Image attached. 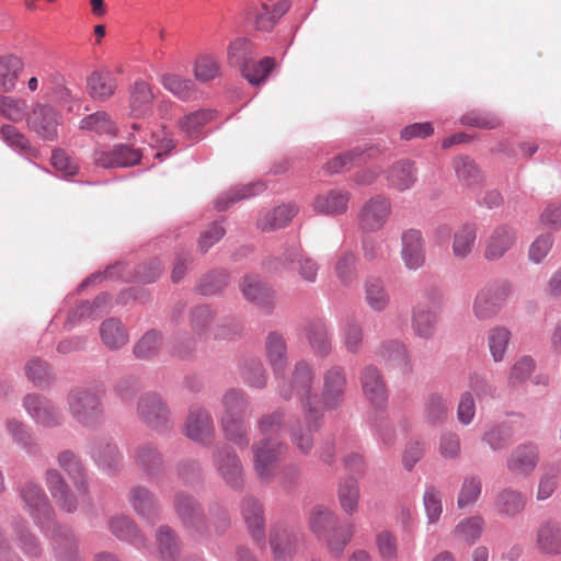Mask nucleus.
<instances>
[{"instance_id":"56","label":"nucleus","mask_w":561,"mask_h":561,"mask_svg":"<svg viewBox=\"0 0 561 561\" xmlns=\"http://www.w3.org/2000/svg\"><path fill=\"white\" fill-rule=\"evenodd\" d=\"M161 347V333L156 330H149L134 345L133 352L138 359L148 360L158 356Z\"/></svg>"},{"instance_id":"51","label":"nucleus","mask_w":561,"mask_h":561,"mask_svg":"<svg viewBox=\"0 0 561 561\" xmlns=\"http://www.w3.org/2000/svg\"><path fill=\"white\" fill-rule=\"evenodd\" d=\"M306 334L313 352L321 357H325L331 352V342L329 330L324 322L311 321L306 325Z\"/></svg>"},{"instance_id":"35","label":"nucleus","mask_w":561,"mask_h":561,"mask_svg":"<svg viewBox=\"0 0 561 561\" xmlns=\"http://www.w3.org/2000/svg\"><path fill=\"white\" fill-rule=\"evenodd\" d=\"M437 324L436 312L425 305L417 302L412 310L411 328L421 339L430 340L434 336Z\"/></svg>"},{"instance_id":"63","label":"nucleus","mask_w":561,"mask_h":561,"mask_svg":"<svg viewBox=\"0 0 561 561\" xmlns=\"http://www.w3.org/2000/svg\"><path fill=\"white\" fill-rule=\"evenodd\" d=\"M0 137L14 151L27 153L32 150L28 138L13 125H2L0 128Z\"/></svg>"},{"instance_id":"10","label":"nucleus","mask_w":561,"mask_h":561,"mask_svg":"<svg viewBox=\"0 0 561 561\" xmlns=\"http://www.w3.org/2000/svg\"><path fill=\"white\" fill-rule=\"evenodd\" d=\"M347 391V374L343 366L332 365L323 371L321 387V410L322 412L340 409Z\"/></svg>"},{"instance_id":"53","label":"nucleus","mask_w":561,"mask_h":561,"mask_svg":"<svg viewBox=\"0 0 561 561\" xmlns=\"http://www.w3.org/2000/svg\"><path fill=\"white\" fill-rule=\"evenodd\" d=\"M296 213L297 208L294 205H279L265 213L257 226L263 231L280 229L294 218Z\"/></svg>"},{"instance_id":"49","label":"nucleus","mask_w":561,"mask_h":561,"mask_svg":"<svg viewBox=\"0 0 561 561\" xmlns=\"http://www.w3.org/2000/svg\"><path fill=\"white\" fill-rule=\"evenodd\" d=\"M24 70V61L15 55L0 57V90L5 92L15 88L16 81Z\"/></svg>"},{"instance_id":"41","label":"nucleus","mask_w":561,"mask_h":561,"mask_svg":"<svg viewBox=\"0 0 561 561\" xmlns=\"http://www.w3.org/2000/svg\"><path fill=\"white\" fill-rule=\"evenodd\" d=\"M265 348L270 365L278 379V376L283 375L287 364V346L285 340L277 332H270Z\"/></svg>"},{"instance_id":"32","label":"nucleus","mask_w":561,"mask_h":561,"mask_svg":"<svg viewBox=\"0 0 561 561\" xmlns=\"http://www.w3.org/2000/svg\"><path fill=\"white\" fill-rule=\"evenodd\" d=\"M299 538V533L288 526H274L270 534V543L274 557L277 560H286L291 557L297 549Z\"/></svg>"},{"instance_id":"38","label":"nucleus","mask_w":561,"mask_h":561,"mask_svg":"<svg viewBox=\"0 0 561 561\" xmlns=\"http://www.w3.org/2000/svg\"><path fill=\"white\" fill-rule=\"evenodd\" d=\"M174 510L185 527H197L204 520L201 505L185 493H178L174 497Z\"/></svg>"},{"instance_id":"31","label":"nucleus","mask_w":561,"mask_h":561,"mask_svg":"<svg viewBox=\"0 0 561 561\" xmlns=\"http://www.w3.org/2000/svg\"><path fill=\"white\" fill-rule=\"evenodd\" d=\"M241 514L251 537L262 542L265 539V519L262 503L253 497L245 496L241 502Z\"/></svg>"},{"instance_id":"25","label":"nucleus","mask_w":561,"mask_h":561,"mask_svg":"<svg viewBox=\"0 0 561 561\" xmlns=\"http://www.w3.org/2000/svg\"><path fill=\"white\" fill-rule=\"evenodd\" d=\"M128 502L135 513L150 522L159 519L161 507L154 493L144 485H134L128 492Z\"/></svg>"},{"instance_id":"27","label":"nucleus","mask_w":561,"mask_h":561,"mask_svg":"<svg viewBox=\"0 0 561 561\" xmlns=\"http://www.w3.org/2000/svg\"><path fill=\"white\" fill-rule=\"evenodd\" d=\"M112 534L119 540L127 541L138 550L148 548V539L136 523L126 515H115L108 519Z\"/></svg>"},{"instance_id":"20","label":"nucleus","mask_w":561,"mask_h":561,"mask_svg":"<svg viewBox=\"0 0 561 561\" xmlns=\"http://www.w3.org/2000/svg\"><path fill=\"white\" fill-rule=\"evenodd\" d=\"M540 451L537 444L527 442L517 445L506 459L507 470L515 477L527 478L537 468Z\"/></svg>"},{"instance_id":"58","label":"nucleus","mask_w":561,"mask_h":561,"mask_svg":"<svg viewBox=\"0 0 561 561\" xmlns=\"http://www.w3.org/2000/svg\"><path fill=\"white\" fill-rule=\"evenodd\" d=\"M511 340V331L502 325L492 328L488 333V344L495 363L504 359Z\"/></svg>"},{"instance_id":"23","label":"nucleus","mask_w":561,"mask_h":561,"mask_svg":"<svg viewBox=\"0 0 561 561\" xmlns=\"http://www.w3.org/2000/svg\"><path fill=\"white\" fill-rule=\"evenodd\" d=\"M140 158V152L127 145H116L107 150L99 149L93 153L95 165L104 169L133 167Z\"/></svg>"},{"instance_id":"12","label":"nucleus","mask_w":561,"mask_h":561,"mask_svg":"<svg viewBox=\"0 0 561 561\" xmlns=\"http://www.w3.org/2000/svg\"><path fill=\"white\" fill-rule=\"evenodd\" d=\"M392 215V202L383 194L369 197L357 215L358 227L364 232L381 230Z\"/></svg>"},{"instance_id":"61","label":"nucleus","mask_w":561,"mask_h":561,"mask_svg":"<svg viewBox=\"0 0 561 561\" xmlns=\"http://www.w3.org/2000/svg\"><path fill=\"white\" fill-rule=\"evenodd\" d=\"M535 369L536 363L533 357L524 355L517 358L508 371L507 383L511 387L523 385L530 378Z\"/></svg>"},{"instance_id":"17","label":"nucleus","mask_w":561,"mask_h":561,"mask_svg":"<svg viewBox=\"0 0 561 561\" xmlns=\"http://www.w3.org/2000/svg\"><path fill=\"white\" fill-rule=\"evenodd\" d=\"M184 433L196 443L210 444L215 436V425L210 412L203 405L193 404L188 411Z\"/></svg>"},{"instance_id":"15","label":"nucleus","mask_w":561,"mask_h":561,"mask_svg":"<svg viewBox=\"0 0 561 561\" xmlns=\"http://www.w3.org/2000/svg\"><path fill=\"white\" fill-rule=\"evenodd\" d=\"M517 242V230L507 224L496 225L484 240L483 257L488 262H497L511 251Z\"/></svg>"},{"instance_id":"3","label":"nucleus","mask_w":561,"mask_h":561,"mask_svg":"<svg viewBox=\"0 0 561 561\" xmlns=\"http://www.w3.org/2000/svg\"><path fill=\"white\" fill-rule=\"evenodd\" d=\"M248 408L249 400L241 389H228L220 399L219 422L221 431L225 438L239 448H247L250 444L245 423Z\"/></svg>"},{"instance_id":"4","label":"nucleus","mask_w":561,"mask_h":561,"mask_svg":"<svg viewBox=\"0 0 561 561\" xmlns=\"http://www.w3.org/2000/svg\"><path fill=\"white\" fill-rule=\"evenodd\" d=\"M104 391L91 387H75L67 394L70 415L81 426L93 428L104 420Z\"/></svg>"},{"instance_id":"7","label":"nucleus","mask_w":561,"mask_h":561,"mask_svg":"<svg viewBox=\"0 0 561 561\" xmlns=\"http://www.w3.org/2000/svg\"><path fill=\"white\" fill-rule=\"evenodd\" d=\"M512 293L513 285L507 280L486 284L477 293L473 299V316L480 321L496 317Z\"/></svg>"},{"instance_id":"47","label":"nucleus","mask_w":561,"mask_h":561,"mask_svg":"<svg viewBox=\"0 0 561 561\" xmlns=\"http://www.w3.org/2000/svg\"><path fill=\"white\" fill-rule=\"evenodd\" d=\"M265 190L262 182H254L249 184L232 187L230 191L219 195L215 201L217 210H226L233 203L257 195Z\"/></svg>"},{"instance_id":"11","label":"nucleus","mask_w":561,"mask_h":561,"mask_svg":"<svg viewBox=\"0 0 561 561\" xmlns=\"http://www.w3.org/2000/svg\"><path fill=\"white\" fill-rule=\"evenodd\" d=\"M62 116L53 105L37 102L26 116V125L38 138L55 141Z\"/></svg>"},{"instance_id":"28","label":"nucleus","mask_w":561,"mask_h":561,"mask_svg":"<svg viewBox=\"0 0 561 561\" xmlns=\"http://www.w3.org/2000/svg\"><path fill=\"white\" fill-rule=\"evenodd\" d=\"M538 552L547 556H561V523L556 519L542 522L535 536Z\"/></svg>"},{"instance_id":"57","label":"nucleus","mask_w":561,"mask_h":561,"mask_svg":"<svg viewBox=\"0 0 561 561\" xmlns=\"http://www.w3.org/2000/svg\"><path fill=\"white\" fill-rule=\"evenodd\" d=\"M482 493V479L480 476L471 473L463 477L458 496L457 506L459 508L474 504Z\"/></svg>"},{"instance_id":"26","label":"nucleus","mask_w":561,"mask_h":561,"mask_svg":"<svg viewBox=\"0 0 561 561\" xmlns=\"http://www.w3.org/2000/svg\"><path fill=\"white\" fill-rule=\"evenodd\" d=\"M12 536L16 547L31 559L43 556V547L39 539L30 528L28 522L22 516H15L10 524Z\"/></svg>"},{"instance_id":"52","label":"nucleus","mask_w":561,"mask_h":561,"mask_svg":"<svg viewBox=\"0 0 561 561\" xmlns=\"http://www.w3.org/2000/svg\"><path fill=\"white\" fill-rule=\"evenodd\" d=\"M454 170L461 185L472 188L482 183V174L476 162L467 157H457L454 162Z\"/></svg>"},{"instance_id":"46","label":"nucleus","mask_w":561,"mask_h":561,"mask_svg":"<svg viewBox=\"0 0 561 561\" xmlns=\"http://www.w3.org/2000/svg\"><path fill=\"white\" fill-rule=\"evenodd\" d=\"M91 455L98 466L110 473L115 472L122 462V455L117 446L111 442L95 444Z\"/></svg>"},{"instance_id":"44","label":"nucleus","mask_w":561,"mask_h":561,"mask_svg":"<svg viewBox=\"0 0 561 561\" xmlns=\"http://www.w3.org/2000/svg\"><path fill=\"white\" fill-rule=\"evenodd\" d=\"M449 407L447 399L437 392L427 394L423 405V417L432 426H439L448 419Z\"/></svg>"},{"instance_id":"29","label":"nucleus","mask_w":561,"mask_h":561,"mask_svg":"<svg viewBox=\"0 0 561 561\" xmlns=\"http://www.w3.org/2000/svg\"><path fill=\"white\" fill-rule=\"evenodd\" d=\"M388 186L398 192H404L414 186L417 181L415 163L409 159H402L392 163L385 172Z\"/></svg>"},{"instance_id":"33","label":"nucleus","mask_w":561,"mask_h":561,"mask_svg":"<svg viewBox=\"0 0 561 561\" xmlns=\"http://www.w3.org/2000/svg\"><path fill=\"white\" fill-rule=\"evenodd\" d=\"M244 298L264 312L270 313L274 307V291L256 276H245L240 285Z\"/></svg>"},{"instance_id":"62","label":"nucleus","mask_w":561,"mask_h":561,"mask_svg":"<svg viewBox=\"0 0 561 561\" xmlns=\"http://www.w3.org/2000/svg\"><path fill=\"white\" fill-rule=\"evenodd\" d=\"M79 127L81 130L94 131L99 135L114 134L116 129L115 124L105 112L87 115L80 121Z\"/></svg>"},{"instance_id":"34","label":"nucleus","mask_w":561,"mask_h":561,"mask_svg":"<svg viewBox=\"0 0 561 561\" xmlns=\"http://www.w3.org/2000/svg\"><path fill=\"white\" fill-rule=\"evenodd\" d=\"M117 89V79L107 70H94L87 78V90L89 95L100 102L111 99Z\"/></svg>"},{"instance_id":"24","label":"nucleus","mask_w":561,"mask_h":561,"mask_svg":"<svg viewBox=\"0 0 561 561\" xmlns=\"http://www.w3.org/2000/svg\"><path fill=\"white\" fill-rule=\"evenodd\" d=\"M47 536L50 537L57 561H83L79 552L78 539L70 528L55 526Z\"/></svg>"},{"instance_id":"16","label":"nucleus","mask_w":561,"mask_h":561,"mask_svg":"<svg viewBox=\"0 0 561 561\" xmlns=\"http://www.w3.org/2000/svg\"><path fill=\"white\" fill-rule=\"evenodd\" d=\"M288 0H280L273 7H270L267 0H260V3H249L244 9V15L251 21L256 30L270 32L277 21L289 10Z\"/></svg>"},{"instance_id":"43","label":"nucleus","mask_w":561,"mask_h":561,"mask_svg":"<svg viewBox=\"0 0 561 561\" xmlns=\"http://www.w3.org/2000/svg\"><path fill=\"white\" fill-rule=\"evenodd\" d=\"M526 506V496L513 488L502 489L495 499V507L499 514L513 517L524 511Z\"/></svg>"},{"instance_id":"59","label":"nucleus","mask_w":561,"mask_h":561,"mask_svg":"<svg viewBox=\"0 0 561 561\" xmlns=\"http://www.w3.org/2000/svg\"><path fill=\"white\" fill-rule=\"evenodd\" d=\"M339 501L342 510L352 515L357 511L358 499H359V488L357 480L353 477L345 478L339 484Z\"/></svg>"},{"instance_id":"39","label":"nucleus","mask_w":561,"mask_h":561,"mask_svg":"<svg viewBox=\"0 0 561 561\" xmlns=\"http://www.w3.org/2000/svg\"><path fill=\"white\" fill-rule=\"evenodd\" d=\"M154 538L159 560L176 561L180 556V542L175 531L168 525H161Z\"/></svg>"},{"instance_id":"1","label":"nucleus","mask_w":561,"mask_h":561,"mask_svg":"<svg viewBox=\"0 0 561 561\" xmlns=\"http://www.w3.org/2000/svg\"><path fill=\"white\" fill-rule=\"evenodd\" d=\"M57 462L72 481L76 492L57 469L45 471V483L56 505L64 512L73 513L78 510L80 501L88 499V474L80 458L71 450L59 453Z\"/></svg>"},{"instance_id":"22","label":"nucleus","mask_w":561,"mask_h":561,"mask_svg":"<svg viewBox=\"0 0 561 561\" xmlns=\"http://www.w3.org/2000/svg\"><path fill=\"white\" fill-rule=\"evenodd\" d=\"M23 405L28 415L45 427H54L62 422V413L48 399L37 393L24 397Z\"/></svg>"},{"instance_id":"30","label":"nucleus","mask_w":561,"mask_h":561,"mask_svg":"<svg viewBox=\"0 0 561 561\" xmlns=\"http://www.w3.org/2000/svg\"><path fill=\"white\" fill-rule=\"evenodd\" d=\"M283 260L285 264L296 265V271L304 282L310 284L317 282L320 264L308 256L300 245L287 248L283 253Z\"/></svg>"},{"instance_id":"14","label":"nucleus","mask_w":561,"mask_h":561,"mask_svg":"<svg viewBox=\"0 0 561 561\" xmlns=\"http://www.w3.org/2000/svg\"><path fill=\"white\" fill-rule=\"evenodd\" d=\"M213 462L228 486L233 490H240L243 486V466L231 447H217L213 453Z\"/></svg>"},{"instance_id":"2","label":"nucleus","mask_w":561,"mask_h":561,"mask_svg":"<svg viewBox=\"0 0 561 561\" xmlns=\"http://www.w3.org/2000/svg\"><path fill=\"white\" fill-rule=\"evenodd\" d=\"M286 425L287 413L282 408L262 414L256 421L257 431L263 437L256 440L251 449L254 470L261 480L271 481L274 477L275 463L283 448L278 436L285 431Z\"/></svg>"},{"instance_id":"8","label":"nucleus","mask_w":561,"mask_h":561,"mask_svg":"<svg viewBox=\"0 0 561 561\" xmlns=\"http://www.w3.org/2000/svg\"><path fill=\"white\" fill-rule=\"evenodd\" d=\"M278 380V394L284 400H290L293 397H297L305 409V403L316 404V396L311 393L313 383V369L312 367L301 360L295 365L291 374V379L287 381L282 375Z\"/></svg>"},{"instance_id":"13","label":"nucleus","mask_w":561,"mask_h":561,"mask_svg":"<svg viewBox=\"0 0 561 561\" xmlns=\"http://www.w3.org/2000/svg\"><path fill=\"white\" fill-rule=\"evenodd\" d=\"M138 416L152 430L164 432L171 428V414L162 397L156 392L141 396L137 403Z\"/></svg>"},{"instance_id":"55","label":"nucleus","mask_w":561,"mask_h":561,"mask_svg":"<svg viewBox=\"0 0 561 561\" xmlns=\"http://www.w3.org/2000/svg\"><path fill=\"white\" fill-rule=\"evenodd\" d=\"M162 87L180 100H190L196 92L193 80L175 73H163L160 77Z\"/></svg>"},{"instance_id":"42","label":"nucleus","mask_w":561,"mask_h":561,"mask_svg":"<svg viewBox=\"0 0 561 561\" xmlns=\"http://www.w3.org/2000/svg\"><path fill=\"white\" fill-rule=\"evenodd\" d=\"M100 336L103 344L114 351L128 343L129 335L121 320L108 318L101 323Z\"/></svg>"},{"instance_id":"64","label":"nucleus","mask_w":561,"mask_h":561,"mask_svg":"<svg viewBox=\"0 0 561 561\" xmlns=\"http://www.w3.org/2000/svg\"><path fill=\"white\" fill-rule=\"evenodd\" d=\"M50 162L62 179L69 180L79 172L78 163L64 149H55Z\"/></svg>"},{"instance_id":"45","label":"nucleus","mask_w":561,"mask_h":561,"mask_svg":"<svg viewBox=\"0 0 561 561\" xmlns=\"http://www.w3.org/2000/svg\"><path fill=\"white\" fill-rule=\"evenodd\" d=\"M378 355L385 362L399 367L403 371H410L412 368L409 352L405 345L400 341L391 340L382 343Z\"/></svg>"},{"instance_id":"54","label":"nucleus","mask_w":561,"mask_h":561,"mask_svg":"<svg viewBox=\"0 0 561 561\" xmlns=\"http://www.w3.org/2000/svg\"><path fill=\"white\" fill-rule=\"evenodd\" d=\"M254 59L253 45L245 38H238L228 47V62L238 67L241 72L247 70Z\"/></svg>"},{"instance_id":"60","label":"nucleus","mask_w":561,"mask_h":561,"mask_svg":"<svg viewBox=\"0 0 561 561\" xmlns=\"http://www.w3.org/2000/svg\"><path fill=\"white\" fill-rule=\"evenodd\" d=\"M334 272L343 286H351L357 278L356 255L351 251L341 253L334 265Z\"/></svg>"},{"instance_id":"37","label":"nucleus","mask_w":561,"mask_h":561,"mask_svg":"<svg viewBox=\"0 0 561 561\" xmlns=\"http://www.w3.org/2000/svg\"><path fill=\"white\" fill-rule=\"evenodd\" d=\"M153 92L149 83L144 80H137L129 95V107L134 117H145L151 113L153 103Z\"/></svg>"},{"instance_id":"5","label":"nucleus","mask_w":561,"mask_h":561,"mask_svg":"<svg viewBox=\"0 0 561 561\" xmlns=\"http://www.w3.org/2000/svg\"><path fill=\"white\" fill-rule=\"evenodd\" d=\"M309 526L318 538L325 540L329 550L335 556L342 553L354 534L352 524L339 526L335 514L329 507L320 504L312 507Z\"/></svg>"},{"instance_id":"6","label":"nucleus","mask_w":561,"mask_h":561,"mask_svg":"<svg viewBox=\"0 0 561 561\" xmlns=\"http://www.w3.org/2000/svg\"><path fill=\"white\" fill-rule=\"evenodd\" d=\"M22 508L30 515L42 533L47 535L55 526V510L42 485L33 480L16 489Z\"/></svg>"},{"instance_id":"50","label":"nucleus","mask_w":561,"mask_h":561,"mask_svg":"<svg viewBox=\"0 0 561 561\" xmlns=\"http://www.w3.org/2000/svg\"><path fill=\"white\" fill-rule=\"evenodd\" d=\"M365 299L377 312L383 311L390 304V296L380 277H368L365 282Z\"/></svg>"},{"instance_id":"48","label":"nucleus","mask_w":561,"mask_h":561,"mask_svg":"<svg viewBox=\"0 0 561 561\" xmlns=\"http://www.w3.org/2000/svg\"><path fill=\"white\" fill-rule=\"evenodd\" d=\"M484 519L479 516H469L461 519L453 529V536L469 546L476 543L484 530Z\"/></svg>"},{"instance_id":"21","label":"nucleus","mask_w":561,"mask_h":561,"mask_svg":"<svg viewBox=\"0 0 561 561\" xmlns=\"http://www.w3.org/2000/svg\"><path fill=\"white\" fill-rule=\"evenodd\" d=\"M130 457L136 467L149 480L154 481L163 476L165 469L163 456L153 443L142 442L138 444L133 449Z\"/></svg>"},{"instance_id":"18","label":"nucleus","mask_w":561,"mask_h":561,"mask_svg":"<svg viewBox=\"0 0 561 561\" xmlns=\"http://www.w3.org/2000/svg\"><path fill=\"white\" fill-rule=\"evenodd\" d=\"M359 381L365 399L375 409H386L389 394L380 369L374 365L365 366L360 371Z\"/></svg>"},{"instance_id":"9","label":"nucleus","mask_w":561,"mask_h":561,"mask_svg":"<svg viewBox=\"0 0 561 561\" xmlns=\"http://www.w3.org/2000/svg\"><path fill=\"white\" fill-rule=\"evenodd\" d=\"M305 419L297 420L289 426V434L293 445L305 455L310 454L313 449L312 434L318 431L322 424L323 412L318 405L305 403Z\"/></svg>"},{"instance_id":"36","label":"nucleus","mask_w":561,"mask_h":561,"mask_svg":"<svg viewBox=\"0 0 561 561\" xmlns=\"http://www.w3.org/2000/svg\"><path fill=\"white\" fill-rule=\"evenodd\" d=\"M351 194L347 191L331 190L314 198V211L323 215H340L347 210Z\"/></svg>"},{"instance_id":"19","label":"nucleus","mask_w":561,"mask_h":561,"mask_svg":"<svg viewBox=\"0 0 561 561\" xmlns=\"http://www.w3.org/2000/svg\"><path fill=\"white\" fill-rule=\"evenodd\" d=\"M400 256L409 271H417L426 263V242L419 229H408L401 234Z\"/></svg>"},{"instance_id":"40","label":"nucleus","mask_w":561,"mask_h":561,"mask_svg":"<svg viewBox=\"0 0 561 561\" xmlns=\"http://www.w3.org/2000/svg\"><path fill=\"white\" fill-rule=\"evenodd\" d=\"M477 226L471 222H465L458 227L453 236V254L456 259H467L476 248Z\"/></svg>"}]
</instances>
